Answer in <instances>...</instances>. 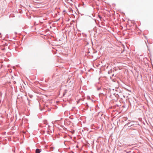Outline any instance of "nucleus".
I'll list each match as a JSON object with an SVG mask.
<instances>
[{"mask_svg":"<svg viewBox=\"0 0 153 153\" xmlns=\"http://www.w3.org/2000/svg\"><path fill=\"white\" fill-rule=\"evenodd\" d=\"M41 151L39 149H36V153H40Z\"/></svg>","mask_w":153,"mask_h":153,"instance_id":"1","label":"nucleus"}]
</instances>
